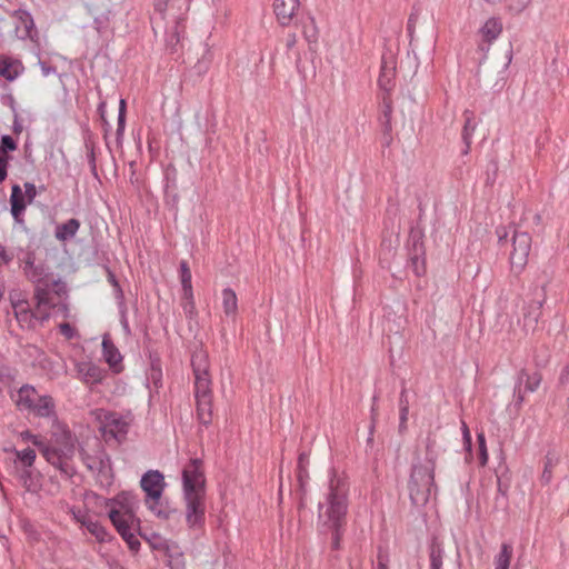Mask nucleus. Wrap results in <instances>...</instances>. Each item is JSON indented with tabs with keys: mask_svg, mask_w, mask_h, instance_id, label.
<instances>
[{
	"mask_svg": "<svg viewBox=\"0 0 569 569\" xmlns=\"http://www.w3.org/2000/svg\"><path fill=\"white\" fill-rule=\"evenodd\" d=\"M19 479L21 480L23 487L26 488V490L28 491H32L33 490V487H32V471L30 470V468H23L20 473H19Z\"/></svg>",
	"mask_w": 569,
	"mask_h": 569,
	"instance_id": "nucleus-49",
	"label": "nucleus"
},
{
	"mask_svg": "<svg viewBox=\"0 0 569 569\" xmlns=\"http://www.w3.org/2000/svg\"><path fill=\"white\" fill-rule=\"evenodd\" d=\"M27 198L22 192V189L19 184H13L11 187V196H10V212L16 222H22V214L27 208Z\"/></svg>",
	"mask_w": 569,
	"mask_h": 569,
	"instance_id": "nucleus-18",
	"label": "nucleus"
},
{
	"mask_svg": "<svg viewBox=\"0 0 569 569\" xmlns=\"http://www.w3.org/2000/svg\"><path fill=\"white\" fill-rule=\"evenodd\" d=\"M59 331L67 340H72L78 336L76 328L71 326L69 322L60 323Z\"/></svg>",
	"mask_w": 569,
	"mask_h": 569,
	"instance_id": "nucleus-50",
	"label": "nucleus"
},
{
	"mask_svg": "<svg viewBox=\"0 0 569 569\" xmlns=\"http://www.w3.org/2000/svg\"><path fill=\"white\" fill-rule=\"evenodd\" d=\"M31 410H33L38 417L50 418L52 420V425L60 422L57 417L56 405L51 396H39Z\"/></svg>",
	"mask_w": 569,
	"mask_h": 569,
	"instance_id": "nucleus-20",
	"label": "nucleus"
},
{
	"mask_svg": "<svg viewBox=\"0 0 569 569\" xmlns=\"http://www.w3.org/2000/svg\"><path fill=\"white\" fill-rule=\"evenodd\" d=\"M51 441L53 445L46 443L43 448V458L61 473L72 477L73 468L69 465L76 451V438L67 426L61 422L52 425Z\"/></svg>",
	"mask_w": 569,
	"mask_h": 569,
	"instance_id": "nucleus-4",
	"label": "nucleus"
},
{
	"mask_svg": "<svg viewBox=\"0 0 569 569\" xmlns=\"http://www.w3.org/2000/svg\"><path fill=\"white\" fill-rule=\"evenodd\" d=\"M170 0H154V10L159 14L163 16L167 11L168 3Z\"/></svg>",
	"mask_w": 569,
	"mask_h": 569,
	"instance_id": "nucleus-56",
	"label": "nucleus"
},
{
	"mask_svg": "<svg viewBox=\"0 0 569 569\" xmlns=\"http://www.w3.org/2000/svg\"><path fill=\"white\" fill-rule=\"evenodd\" d=\"M196 399L212 398L210 375L194 376Z\"/></svg>",
	"mask_w": 569,
	"mask_h": 569,
	"instance_id": "nucleus-31",
	"label": "nucleus"
},
{
	"mask_svg": "<svg viewBox=\"0 0 569 569\" xmlns=\"http://www.w3.org/2000/svg\"><path fill=\"white\" fill-rule=\"evenodd\" d=\"M438 456L437 441L431 435L426 438L423 450L417 447L413 452L408 491L415 506H425L432 491L437 490L435 469Z\"/></svg>",
	"mask_w": 569,
	"mask_h": 569,
	"instance_id": "nucleus-1",
	"label": "nucleus"
},
{
	"mask_svg": "<svg viewBox=\"0 0 569 569\" xmlns=\"http://www.w3.org/2000/svg\"><path fill=\"white\" fill-rule=\"evenodd\" d=\"M568 381H569V366H566L559 376V383L566 385V383H568Z\"/></svg>",
	"mask_w": 569,
	"mask_h": 569,
	"instance_id": "nucleus-62",
	"label": "nucleus"
},
{
	"mask_svg": "<svg viewBox=\"0 0 569 569\" xmlns=\"http://www.w3.org/2000/svg\"><path fill=\"white\" fill-rule=\"evenodd\" d=\"M191 271H190V268H189V264L186 260H181L180 261V280H181V286L184 287V286H191Z\"/></svg>",
	"mask_w": 569,
	"mask_h": 569,
	"instance_id": "nucleus-48",
	"label": "nucleus"
},
{
	"mask_svg": "<svg viewBox=\"0 0 569 569\" xmlns=\"http://www.w3.org/2000/svg\"><path fill=\"white\" fill-rule=\"evenodd\" d=\"M19 403L24 406L27 409H32L36 403L37 391L31 386H22L18 392Z\"/></svg>",
	"mask_w": 569,
	"mask_h": 569,
	"instance_id": "nucleus-35",
	"label": "nucleus"
},
{
	"mask_svg": "<svg viewBox=\"0 0 569 569\" xmlns=\"http://www.w3.org/2000/svg\"><path fill=\"white\" fill-rule=\"evenodd\" d=\"M20 437L24 441H31L41 452L43 456V448L46 447V442L41 440L38 436L33 435L29 430H24L20 433Z\"/></svg>",
	"mask_w": 569,
	"mask_h": 569,
	"instance_id": "nucleus-46",
	"label": "nucleus"
},
{
	"mask_svg": "<svg viewBox=\"0 0 569 569\" xmlns=\"http://www.w3.org/2000/svg\"><path fill=\"white\" fill-rule=\"evenodd\" d=\"M102 353L106 362L110 366L111 369H113L114 372L118 373L122 370V356L108 335L103 336L102 339Z\"/></svg>",
	"mask_w": 569,
	"mask_h": 569,
	"instance_id": "nucleus-16",
	"label": "nucleus"
},
{
	"mask_svg": "<svg viewBox=\"0 0 569 569\" xmlns=\"http://www.w3.org/2000/svg\"><path fill=\"white\" fill-rule=\"evenodd\" d=\"M416 22H417V17L411 14L409 17L408 23H407V30H408V33L410 37H412V34H413Z\"/></svg>",
	"mask_w": 569,
	"mask_h": 569,
	"instance_id": "nucleus-61",
	"label": "nucleus"
},
{
	"mask_svg": "<svg viewBox=\"0 0 569 569\" xmlns=\"http://www.w3.org/2000/svg\"><path fill=\"white\" fill-rule=\"evenodd\" d=\"M197 418L203 426L212 422V398L196 399Z\"/></svg>",
	"mask_w": 569,
	"mask_h": 569,
	"instance_id": "nucleus-29",
	"label": "nucleus"
},
{
	"mask_svg": "<svg viewBox=\"0 0 569 569\" xmlns=\"http://www.w3.org/2000/svg\"><path fill=\"white\" fill-rule=\"evenodd\" d=\"M531 250V237L526 231H519L513 228L512 231V251L510 253L511 269L519 273L528 262Z\"/></svg>",
	"mask_w": 569,
	"mask_h": 569,
	"instance_id": "nucleus-7",
	"label": "nucleus"
},
{
	"mask_svg": "<svg viewBox=\"0 0 569 569\" xmlns=\"http://www.w3.org/2000/svg\"><path fill=\"white\" fill-rule=\"evenodd\" d=\"M84 147L87 150V158H88V163L90 166V171L96 179H99L98 171H97V162H96L94 142L91 139H87L84 141Z\"/></svg>",
	"mask_w": 569,
	"mask_h": 569,
	"instance_id": "nucleus-40",
	"label": "nucleus"
},
{
	"mask_svg": "<svg viewBox=\"0 0 569 569\" xmlns=\"http://www.w3.org/2000/svg\"><path fill=\"white\" fill-rule=\"evenodd\" d=\"M206 493L183 492L186 523L191 530H201L206 522Z\"/></svg>",
	"mask_w": 569,
	"mask_h": 569,
	"instance_id": "nucleus-6",
	"label": "nucleus"
},
{
	"mask_svg": "<svg viewBox=\"0 0 569 569\" xmlns=\"http://www.w3.org/2000/svg\"><path fill=\"white\" fill-rule=\"evenodd\" d=\"M19 76L17 70L12 69V64L8 60H0V77L8 81H13Z\"/></svg>",
	"mask_w": 569,
	"mask_h": 569,
	"instance_id": "nucleus-41",
	"label": "nucleus"
},
{
	"mask_svg": "<svg viewBox=\"0 0 569 569\" xmlns=\"http://www.w3.org/2000/svg\"><path fill=\"white\" fill-rule=\"evenodd\" d=\"M90 13L98 33L103 34L111 30V20L114 17V11L109 1L92 6Z\"/></svg>",
	"mask_w": 569,
	"mask_h": 569,
	"instance_id": "nucleus-12",
	"label": "nucleus"
},
{
	"mask_svg": "<svg viewBox=\"0 0 569 569\" xmlns=\"http://www.w3.org/2000/svg\"><path fill=\"white\" fill-rule=\"evenodd\" d=\"M471 114L472 113L469 112L468 110L465 111L466 120H465L461 137H462V141H463L466 148L462 150V154L469 153L470 146H471V137L476 130V124L472 123Z\"/></svg>",
	"mask_w": 569,
	"mask_h": 569,
	"instance_id": "nucleus-32",
	"label": "nucleus"
},
{
	"mask_svg": "<svg viewBox=\"0 0 569 569\" xmlns=\"http://www.w3.org/2000/svg\"><path fill=\"white\" fill-rule=\"evenodd\" d=\"M81 525L86 527V529L94 536L99 542H106L109 540L110 536L107 529L91 516H83Z\"/></svg>",
	"mask_w": 569,
	"mask_h": 569,
	"instance_id": "nucleus-26",
	"label": "nucleus"
},
{
	"mask_svg": "<svg viewBox=\"0 0 569 569\" xmlns=\"http://www.w3.org/2000/svg\"><path fill=\"white\" fill-rule=\"evenodd\" d=\"M382 127H383V133L389 136L392 127H391V113H392V102L388 97H383L382 100Z\"/></svg>",
	"mask_w": 569,
	"mask_h": 569,
	"instance_id": "nucleus-36",
	"label": "nucleus"
},
{
	"mask_svg": "<svg viewBox=\"0 0 569 569\" xmlns=\"http://www.w3.org/2000/svg\"><path fill=\"white\" fill-rule=\"evenodd\" d=\"M77 372L86 383H100L107 371L92 362H80L77 365Z\"/></svg>",
	"mask_w": 569,
	"mask_h": 569,
	"instance_id": "nucleus-15",
	"label": "nucleus"
},
{
	"mask_svg": "<svg viewBox=\"0 0 569 569\" xmlns=\"http://www.w3.org/2000/svg\"><path fill=\"white\" fill-rule=\"evenodd\" d=\"M68 295L63 298H59L53 293V289L50 291V295H47V302L41 303L40 306L36 302L37 312H39V320L47 321L50 318L49 310H53L56 315H61L63 318H69L70 309L69 305L66 301Z\"/></svg>",
	"mask_w": 569,
	"mask_h": 569,
	"instance_id": "nucleus-10",
	"label": "nucleus"
},
{
	"mask_svg": "<svg viewBox=\"0 0 569 569\" xmlns=\"http://www.w3.org/2000/svg\"><path fill=\"white\" fill-rule=\"evenodd\" d=\"M512 551V546L503 542L500 552L495 557V569H509Z\"/></svg>",
	"mask_w": 569,
	"mask_h": 569,
	"instance_id": "nucleus-34",
	"label": "nucleus"
},
{
	"mask_svg": "<svg viewBox=\"0 0 569 569\" xmlns=\"http://www.w3.org/2000/svg\"><path fill=\"white\" fill-rule=\"evenodd\" d=\"M396 76V61L391 53H383L381 57V68L378 79L379 87L389 92L393 87Z\"/></svg>",
	"mask_w": 569,
	"mask_h": 569,
	"instance_id": "nucleus-13",
	"label": "nucleus"
},
{
	"mask_svg": "<svg viewBox=\"0 0 569 569\" xmlns=\"http://www.w3.org/2000/svg\"><path fill=\"white\" fill-rule=\"evenodd\" d=\"M11 157L9 154H0V183L8 177V166Z\"/></svg>",
	"mask_w": 569,
	"mask_h": 569,
	"instance_id": "nucleus-52",
	"label": "nucleus"
},
{
	"mask_svg": "<svg viewBox=\"0 0 569 569\" xmlns=\"http://www.w3.org/2000/svg\"><path fill=\"white\" fill-rule=\"evenodd\" d=\"M24 192L23 194L27 198L28 203H32L34 198L37 197V188L32 182H24Z\"/></svg>",
	"mask_w": 569,
	"mask_h": 569,
	"instance_id": "nucleus-53",
	"label": "nucleus"
},
{
	"mask_svg": "<svg viewBox=\"0 0 569 569\" xmlns=\"http://www.w3.org/2000/svg\"><path fill=\"white\" fill-rule=\"evenodd\" d=\"M191 367L193 376L209 375V357L202 346H197L191 355Z\"/></svg>",
	"mask_w": 569,
	"mask_h": 569,
	"instance_id": "nucleus-22",
	"label": "nucleus"
},
{
	"mask_svg": "<svg viewBox=\"0 0 569 569\" xmlns=\"http://www.w3.org/2000/svg\"><path fill=\"white\" fill-rule=\"evenodd\" d=\"M542 381V375L539 370L529 373L526 369H521L518 373V385L525 383V391L535 392L538 390Z\"/></svg>",
	"mask_w": 569,
	"mask_h": 569,
	"instance_id": "nucleus-24",
	"label": "nucleus"
},
{
	"mask_svg": "<svg viewBox=\"0 0 569 569\" xmlns=\"http://www.w3.org/2000/svg\"><path fill=\"white\" fill-rule=\"evenodd\" d=\"M12 452L16 455L17 459L22 463L23 468H31L36 460V451L31 448H27L24 450H17L12 448Z\"/></svg>",
	"mask_w": 569,
	"mask_h": 569,
	"instance_id": "nucleus-37",
	"label": "nucleus"
},
{
	"mask_svg": "<svg viewBox=\"0 0 569 569\" xmlns=\"http://www.w3.org/2000/svg\"><path fill=\"white\" fill-rule=\"evenodd\" d=\"M107 272H108V281L114 289L116 299L118 300V302L120 305H123V300H124L123 290L119 283L118 279L116 278V274L110 269H107Z\"/></svg>",
	"mask_w": 569,
	"mask_h": 569,
	"instance_id": "nucleus-42",
	"label": "nucleus"
},
{
	"mask_svg": "<svg viewBox=\"0 0 569 569\" xmlns=\"http://www.w3.org/2000/svg\"><path fill=\"white\" fill-rule=\"evenodd\" d=\"M168 566L170 569H186L183 555L181 552L168 553Z\"/></svg>",
	"mask_w": 569,
	"mask_h": 569,
	"instance_id": "nucleus-45",
	"label": "nucleus"
},
{
	"mask_svg": "<svg viewBox=\"0 0 569 569\" xmlns=\"http://www.w3.org/2000/svg\"><path fill=\"white\" fill-rule=\"evenodd\" d=\"M478 445H479V463L480 466H486L488 462V451L486 446V438L483 433H479L478 437Z\"/></svg>",
	"mask_w": 569,
	"mask_h": 569,
	"instance_id": "nucleus-47",
	"label": "nucleus"
},
{
	"mask_svg": "<svg viewBox=\"0 0 569 569\" xmlns=\"http://www.w3.org/2000/svg\"><path fill=\"white\" fill-rule=\"evenodd\" d=\"M410 262L416 276H421L426 272L425 268V248L420 238H412V247L409 252Z\"/></svg>",
	"mask_w": 569,
	"mask_h": 569,
	"instance_id": "nucleus-21",
	"label": "nucleus"
},
{
	"mask_svg": "<svg viewBox=\"0 0 569 569\" xmlns=\"http://www.w3.org/2000/svg\"><path fill=\"white\" fill-rule=\"evenodd\" d=\"M109 518L129 549L137 552L140 549V541L132 531V526L129 522L130 518L116 509L109 511Z\"/></svg>",
	"mask_w": 569,
	"mask_h": 569,
	"instance_id": "nucleus-9",
	"label": "nucleus"
},
{
	"mask_svg": "<svg viewBox=\"0 0 569 569\" xmlns=\"http://www.w3.org/2000/svg\"><path fill=\"white\" fill-rule=\"evenodd\" d=\"M38 63H39V66L41 68L42 74L44 77H48L51 73H56L57 72V68L52 67V66H49L46 61L39 60Z\"/></svg>",
	"mask_w": 569,
	"mask_h": 569,
	"instance_id": "nucleus-55",
	"label": "nucleus"
},
{
	"mask_svg": "<svg viewBox=\"0 0 569 569\" xmlns=\"http://www.w3.org/2000/svg\"><path fill=\"white\" fill-rule=\"evenodd\" d=\"M409 408L407 405H402L400 408V428L406 426L407 416H408Z\"/></svg>",
	"mask_w": 569,
	"mask_h": 569,
	"instance_id": "nucleus-59",
	"label": "nucleus"
},
{
	"mask_svg": "<svg viewBox=\"0 0 569 569\" xmlns=\"http://www.w3.org/2000/svg\"><path fill=\"white\" fill-rule=\"evenodd\" d=\"M182 491L206 493V477L201 459H190L184 466L182 470Z\"/></svg>",
	"mask_w": 569,
	"mask_h": 569,
	"instance_id": "nucleus-8",
	"label": "nucleus"
},
{
	"mask_svg": "<svg viewBox=\"0 0 569 569\" xmlns=\"http://www.w3.org/2000/svg\"><path fill=\"white\" fill-rule=\"evenodd\" d=\"M124 127H126V101L123 99H121L120 103H119L118 123H117V138L118 139L123 134Z\"/></svg>",
	"mask_w": 569,
	"mask_h": 569,
	"instance_id": "nucleus-44",
	"label": "nucleus"
},
{
	"mask_svg": "<svg viewBox=\"0 0 569 569\" xmlns=\"http://www.w3.org/2000/svg\"><path fill=\"white\" fill-rule=\"evenodd\" d=\"M12 260V256H10L6 248L0 244V263L8 264Z\"/></svg>",
	"mask_w": 569,
	"mask_h": 569,
	"instance_id": "nucleus-58",
	"label": "nucleus"
},
{
	"mask_svg": "<svg viewBox=\"0 0 569 569\" xmlns=\"http://www.w3.org/2000/svg\"><path fill=\"white\" fill-rule=\"evenodd\" d=\"M106 102L104 101H101L98 106V113L101 118V121H102V124H103V129H104V133L107 134L109 132V129H110V124L109 122L107 121L106 119Z\"/></svg>",
	"mask_w": 569,
	"mask_h": 569,
	"instance_id": "nucleus-54",
	"label": "nucleus"
},
{
	"mask_svg": "<svg viewBox=\"0 0 569 569\" xmlns=\"http://www.w3.org/2000/svg\"><path fill=\"white\" fill-rule=\"evenodd\" d=\"M182 308H183V311L186 312V315L189 318H191L196 310L194 301H184L182 305Z\"/></svg>",
	"mask_w": 569,
	"mask_h": 569,
	"instance_id": "nucleus-57",
	"label": "nucleus"
},
{
	"mask_svg": "<svg viewBox=\"0 0 569 569\" xmlns=\"http://www.w3.org/2000/svg\"><path fill=\"white\" fill-rule=\"evenodd\" d=\"M348 492L349 483L347 479L333 473L329 481L326 503H319L320 510L326 507L325 512L320 513L319 517L325 518L323 526L332 531L331 548L333 550L340 549V541L345 532Z\"/></svg>",
	"mask_w": 569,
	"mask_h": 569,
	"instance_id": "nucleus-2",
	"label": "nucleus"
},
{
	"mask_svg": "<svg viewBox=\"0 0 569 569\" xmlns=\"http://www.w3.org/2000/svg\"><path fill=\"white\" fill-rule=\"evenodd\" d=\"M141 489L146 492L148 508L159 518L169 519L171 511L164 508L161 497L166 487L164 477L159 470H148L140 480Z\"/></svg>",
	"mask_w": 569,
	"mask_h": 569,
	"instance_id": "nucleus-5",
	"label": "nucleus"
},
{
	"mask_svg": "<svg viewBox=\"0 0 569 569\" xmlns=\"http://www.w3.org/2000/svg\"><path fill=\"white\" fill-rule=\"evenodd\" d=\"M445 549L437 537H433L429 543L430 569H442Z\"/></svg>",
	"mask_w": 569,
	"mask_h": 569,
	"instance_id": "nucleus-25",
	"label": "nucleus"
},
{
	"mask_svg": "<svg viewBox=\"0 0 569 569\" xmlns=\"http://www.w3.org/2000/svg\"><path fill=\"white\" fill-rule=\"evenodd\" d=\"M483 40L490 44L502 32V22L499 18H490L481 28Z\"/></svg>",
	"mask_w": 569,
	"mask_h": 569,
	"instance_id": "nucleus-28",
	"label": "nucleus"
},
{
	"mask_svg": "<svg viewBox=\"0 0 569 569\" xmlns=\"http://www.w3.org/2000/svg\"><path fill=\"white\" fill-rule=\"evenodd\" d=\"M10 301L13 309V313L18 322L23 326L30 325L33 318L39 319V313L31 311L29 302L27 300L17 299L12 293L10 295Z\"/></svg>",
	"mask_w": 569,
	"mask_h": 569,
	"instance_id": "nucleus-19",
	"label": "nucleus"
},
{
	"mask_svg": "<svg viewBox=\"0 0 569 569\" xmlns=\"http://www.w3.org/2000/svg\"><path fill=\"white\" fill-rule=\"evenodd\" d=\"M106 428L111 437L121 442L128 433L129 425L122 418H113L108 421Z\"/></svg>",
	"mask_w": 569,
	"mask_h": 569,
	"instance_id": "nucleus-30",
	"label": "nucleus"
},
{
	"mask_svg": "<svg viewBox=\"0 0 569 569\" xmlns=\"http://www.w3.org/2000/svg\"><path fill=\"white\" fill-rule=\"evenodd\" d=\"M22 124L21 122L19 121V118H18V114L14 113V120H13V124H12V131L13 133L16 134H20L22 132Z\"/></svg>",
	"mask_w": 569,
	"mask_h": 569,
	"instance_id": "nucleus-63",
	"label": "nucleus"
},
{
	"mask_svg": "<svg viewBox=\"0 0 569 569\" xmlns=\"http://www.w3.org/2000/svg\"><path fill=\"white\" fill-rule=\"evenodd\" d=\"M222 307L227 316H234L238 310V299L236 292L231 288L222 290Z\"/></svg>",
	"mask_w": 569,
	"mask_h": 569,
	"instance_id": "nucleus-33",
	"label": "nucleus"
},
{
	"mask_svg": "<svg viewBox=\"0 0 569 569\" xmlns=\"http://www.w3.org/2000/svg\"><path fill=\"white\" fill-rule=\"evenodd\" d=\"M298 7L299 0H274L273 2L274 13L282 26L290 23Z\"/></svg>",
	"mask_w": 569,
	"mask_h": 569,
	"instance_id": "nucleus-17",
	"label": "nucleus"
},
{
	"mask_svg": "<svg viewBox=\"0 0 569 569\" xmlns=\"http://www.w3.org/2000/svg\"><path fill=\"white\" fill-rule=\"evenodd\" d=\"M17 148H18V144L11 136L3 134L1 137L0 154H8L9 152L17 150Z\"/></svg>",
	"mask_w": 569,
	"mask_h": 569,
	"instance_id": "nucleus-43",
	"label": "nucleus"
},
{
	"mask_svg": "<svg viewBox=\"0 0 569 569\" xmlns=\"http://www.w3.org/2000/svg\"><path fill=\"white\" fill-rule=\"evenodd\" d=\"M17 20L16 33L18 38L26 40L29 39L32 42H37L39 39V32L36 29V24L31 13L23 9H17L11 14Z\"/></svg>",
	"mask_w": 569,
	"mask_h": 569,
	"instance_id": "nucleus-11",
	"label": "nucleus"
},
{
	"mask_svg": "<svg viewBox=\"0 0 569 569\" xmlns=\"http://www.w3.org/2000/svg\"><path fill=\"white\" fill-rule=\"evenodd\" d=\"M496 233L498 236V241L501 243L502 241L507 240L508 231L505 227H499L496 230Z\"/></svg>",
	"mask_w": 569,
	"mask_h": 569,
	"instance_id": "nucleus-64",
	"label": "nucleus"
},
{
	"mask_svg": "<svg viewBox=\"0 0 569 569\" xmlns=\"http://www.w3.org/2000/svg\"><path fill=\"white\" fill-rule=\"evenodd\" d=\"M305 457V453L301 452L298 458V467H297V480L299 483L300 491L305 492L307 481L309 479V472L307 470V467L302 465V458Z\"/></svg>",
	"mask_w": 569,
	"mask_h": 569,
	"instance_id": "nucleus-39",
	"label": "nucleus"
},
{
	"mask_svg": "<svg viewBox=\"0 0 569 569\" xmlns=\"http://www.w3.org/2000/svg\"><path fill=\"white\" fill-rule=\"evenodd\" d=\"M22 263L24 277L34 284L33 296L39 306L48 301L47 295H50L52 289L59 298L67 296V283L61 279H54L50 267L37 260L34 251H27Z\"/></svg>",
	"mask_w": 569,
	"mask_h": 569,
	"instance_id": "nucleus-3",
	"label": "nucleus"
},
{
	"mask_svg": "<svg viewBox=\"0 0 569 569\" xmlns=\"http://www.w3.org/2000/svg\"><path fill=\"white\" fill-rule=\"evenodd\" d=\"M184 26L182 24L181 20H177L173 27L172 32L167 38V47L170 49L171 52L177 51V46L180 42V34L183 31Z\"/></svg>",
	"mask_w": 569,
	"mask_h": 569,
	"instance_id": "nucleus-38",
	"label": "nucleus"
},
{
	"mask_svg": "<svg viewBox=\"0 0 569 569\" xmlns=\"http://www.w3.org/2000/svg\"><path fill=\"white\" fill-rule=\"evenodd\" d=\"M79 228L80 221L76 218H71L68 221L57 226L54 236L59 241H67L76 236Z\"/></svg>",
	"mask_w": 569,
	"mask_h": 569,
	"instance_id": "nucleus-27",
	"label": "nucleus"
},
{
	"mask_svg": "<svg viewBox=\"0 0 569 569\" xmlns=\"http://www.w3.org/2000/svg\"><path fill=\"white\" fill-rule=\"evenodd\" d=\"M552 467H553V461H552V459L548 455L546 457L545 468H543V471H542V475H541V481L542 482H545V483H549L550 482L551 477H552Z\"/></svg>",
	"mask_w": 569,
	"mask_h": 569,
	"instance_id": "nucleus-51",
	"label": "nucleus"
},
{
	"mask_svg": "<svg viewBox=\"0 0 569 569\" xmlns=\"http://www.w3.org/2000/svg\"><path fill=\"white\" fill-rule=\"evenodd\" d=\"M109 502L118 505L124 510L122 515L133 518L134 507L138 503L137 495L132 491H121Z\"/></svg>",
	"mask_w": 569,
	"mask_h": 569,
	"instance_id": "nucleus-23",
	"label": "nucleus"
},
{
	"mask_svg": "<svg viewBox=\"0 0 569 569\" xmlns=\"http://www.w3.org/2000/svg\"><path fill=\"white\" fill-rule=\"evenodd\" d=\"M545 300V297L541 300H532L523 307L522 317L526 332L536 330Z\"/></svg>",
	"mask_w": 569,
	"mask_h": 569,
	"instance_id": "nucleus-14",
	"label": "nucleus"
},
{
	"mask_svg": "<svg viewBox=\"0 0 569 569\" xmlns=\"http://www.w3.org/2000/svg\"><path fill=\"white\" fill-rule=\"evenodd\" d=\"M182 290H183V300L184 301H193L192 284L182 287Z\"/></svg>",
	"mask_w": 569,
	"mask_h": 569,
	"instance_id": "nucleus-60",
	"label": "nucleus"
}]
</instances>
